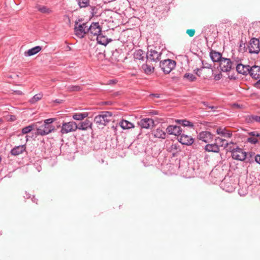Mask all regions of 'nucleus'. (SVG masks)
<instances>
[{
	"instance_id": "33",
	"label": "nucleus",
	"mask_w": 260,
	"mask_h": 260,
	"mask_svg": "<svg viewBox=\"0 0 260 260\" xmlns=\"http://www.w3.org/2000/svg\"><path fill=\"white\" fill-rule=\"evenodd\" d=\"M36 8L38 9L39 11L42 13L49 14L52 12V11L51 10H50L48 8L45 6L37 5L36 6Z\"/></svg>"
},
{
	"instance_id": "16",
	"label": "nucleus",
	"mask_w": 260,
	"mask_h": 260,
	"mask_svg": "<svg viewBox=\"0 0 260 260\" xmlns=\"http://www.w3.org/2000/svg\"><path fill=\"white\" fill-rule=\"evenodd\" d=\"M250 66L249 65H243L241 63L238 64L237 66L236 67V71L239 74L248 75L249 73Z\"/></svg>"
},
{
	"instance_id": "44",
	"label": "nucleus",
	"mask_w": 260,
	"mask_h": 260,
	"mask_svg": "<svg viewBox=\"0 0 260 260\" xmlns=\"http://www.w3.org/2000/svg\"><path fill=\"white\" fill-rule=\"evenodd\" d=\"M73 118L75 120H81V114H75L73 116Z\"/></svg>"
},
{
	"instance_id": "60",
	"label": "nucleus",
	"mask_w": 260,
	"mask_h": 260,
	"mask_svg": "<svg viewBox=\"0 0 260 260\" xmlns=\"http://www.w3.org/2000/svg\"><path fill=\"white\" fill-rule=\"evenodd\" d=\"M210 67H211V66L208 67V65H206V67H204L202 68V69L205 68H210Z\"/></svg>"
},
{
	"instance_id": "37",
	"label": "nucleus",
	"mask_w": 260,
	"mask_h": 260,
	"mask_svg": "<svg viewBox=\"0 0 260 260\" xmlns=\"http://www.w3.org/2000/svg\"><path fill=\"white\" fill-rule=\"evenodd\" d=\"M183 78L189 82H193L197 80V77L192 74L187 73L183 76Z\"/></svg>"
},
{
	"instance_id": "48",
	"label": "nucleus",
	"mask_w": 260,
	"mask_h": 260,
	"mask_svg": "<svg viewBox=\"0 0 260 260\" xmlns=\"http://www.w3.org/2000/svg\"><path fill=\"white\" fill-rule=\"evenodd\" d=\"M248 135L250 136H252V137H256V136H257V132H251L248 133Z\"/></svg>"
},
{
	"instance_id": "50",
	"label": "nucleus",
	"mask_w": 260,
	"mask_h": 260,
	"mask_svg": "<svg viewBox=\"0 0 260 260\" xmlns=\"http://www.w3.org/2000/svg\"><path fill=\"white\" fill-rule=\"evenodd\" d=\"M64 20L68 23H70V18L68 15L64 16Z\"/></svg>"
},
{
	"instance_id": "58",
	"label": "nucleus",
	"mask_w": 260,
	"mask_h": 260,
	"mask_svg": "<svg viewBox=\"0 0 260 260\" xmlns=\"http://www.w3.org/2000/svg\"><path fill=\"white\" fill-rule=\"evenodd\" d=\"M77 2H78V4L79 6V7L81 8V0H77Z\"/></svg>"
},
{
	"instance_id": "4",
	"label": "nucleus",
	"mask_w": 260,
	"mask_h": 260,
	"mask_svg": "<svg viewBox=\"0 0 260 260\" xmlns=\"http://www.w3.org/2000/svg\"><path fill=\"white\" fill-rule=\"evenodd\" d=\"M77 128L81 129V124L80 125V123L77 124L73 121L69 122H63L60 132L62 134H67L69 132L75 131Z\"/></svg>"
},
{
	"instance_id": "43",
	"label": "nucleus",
	"mask_w": 260,
	"mask_h": 260,
	"mask_svg": "<svg viewBox=\"0 0 260 260\" xmlns=\"http://www.w3.org/2000/svg\"><path fill=\"white\" fill-rule=\"evenodd\" d=\"M186 33L189 37H192L195 34V30L193 29H187L186 30Z\"/></svg>"
},
{
	"instance_id": "27",
	"label": "nucleus",
	"mask_w": 260,
	"mask_h": 260,
	"mask_svg": "<svg viewBox=\"0 0 260 260\" xmlns=\"http://www.w3.org/2000/svg\"><path fill=\"white\" fill-rule=\"evenodd\" d=\"M96 40L99 44L103 45H107L109 41L101 32L96 36Z\"/></svg>"
},
{
	"instance_id": "23",
	"label": "nucleus",
	"mask_w": 260,
	"mask_h": 260,
	"mask_svg": "<svg viewBox=\"0 0 260 260\" xmlns=\"http://www.w3.org/2000/svg\"><path fill=\"white\" fill-rule=\"evenodd\" d=\"M121 50L115 49L112 52V55L111 56V59L114 61H119L122 59L121 56Z\"/></svg>"
},
{
	"instance_id": "39",
	"label": "nucleus",
	"mask_w": 260,
	"mask_h": 260,
	"mask_svg": "<svg viewBox=\"0 0 260 260\" xmlns=\"http://www.w3.org/2000/svg\"><path fill=\"white\" fill-rule=\"evenodd\" d=\"M36 126L35 124H31L28 126H25L22 129V133L23 134H26L30 132Z\"/></svg>"
},
{
	"instance_id": "9",
	"label": "nucleus",
	"mask_w": 260,
	"mask_h": 260,
	"mask_svg": "<svg viewBox=\"0 0 260 260\" xmlns=\"http://www.w3.org/2000/svg\"><path fill=\"white\" fill-rule=\"evenodd\" d=\"M161 53L158 52L155 49H148L147 53L146 55V58L147 60L150 59L151 61H157L160 59Z\"/></svg>"
},
{
	"instance_id": "22",
	"label": "nucleus",
	"mask_w": 260,
	"mask_h": 260,
	"mask_svg": "<svg viewBox=\"0 0 260 260\" xmlns=\"http://www.w3.org/2000/svg\"><path fill=\"white\" fill-rule=\"evenodd\" d=\"M205 149L208 152H219L220 151L219 148L217 146L216 142L214 144L206 145Z\"/></svg>"
},
{
	"instance_id": "32",
	"label": "nucleus",
	"mask_w": 260,
	"mask_h": 260,
	"mask_svg": "<svg viewBox=\"0 0 260 260\" xmlns=\"http://www.w3.org/2000/svg\"><path fill=\"white\" fill-rule=\"evenodd\" d=\"M74 29L76 37L81 39V23H78V22L76 21Z\"/></svg>"
},
{
	"instance_id": "18",
	"label": "nucleus",
	"mask_w": 260,
	"mask_h": 260,
	"mask_svg": "<svg viewBox=\"0 0 260 260\" xmlns=\"http://www.w3.org/2000/svg\"><path fill=\"white\" fill-rule=\"evenodd\" d=\"M25 145H21L14 147L13 149H11L10 153L11 155L13 156H17L22 154L24 151H25Z\"/></svg>"
},
{
	"instance_id": "12",
	"label": "nucleus",
	"mask_w": 260,
	"mask_h": 260,
	"mask_svg": "<svg viewBox=\"0 0 260 260\" xmlns=\"http://www.w3.org/2000/svg\"><path fill=\"white\" fill-rule=\"evenodd\" d=\"M248 75L253 79H260V66L254 65L250 66Z\"/></svg>"
},
{
	"instance_id": "46",
	"label": "nucleus",
	"mask_w": 260,
	"mask_h": 260,
	"mask_svg": "<svg viewBox=\"0 0 260 260\" xmlns=\"http://www.w3.org/2000/svg\"><path fill=\"white\" fill-rule=\"evenodd\" d=\"M254 160L257 164L260 165V155L257 154L254 155Z\"/></svg>"
},
{
	"instance_id": "13",
	"label": "nucleus",
	"mask_w": 260,
	"mask_h": 260,
	"mask_svg": "<svg viewBox=\"0 0 260 260\" xmlns=\"http://www.w3.org/2000/svg\"><path fill=\"white\" fill-rule=\"evenodd\" d=\"M198 138L205 143H209L212 141L213 136L209 132L204 131L199 134Z\"/></svg>"
},
{
	"instance_id": "57",
	"label": "nucleus",
	"mask_w": 260,
	"mask_h": 260,
	"mask_svg": "<svg viewBox=\"0 0 260 260\" xmlns=\"http://www.w3.org/2000/svg\"><path fill=\"white\" fill-rule=\"evenodd\" d=\"M152 115H158V112L157 111H152L151 112Z\"/></svg>"
},
{
	"instance_id": "11",
	"label": "nucleus",
	"mask_w": 260,
	"mask_h": 260,
	"mask_svg": "<svg viewBox=\"0 0 260 260\" xmlns=\"http://www.w3.org/2000/svg\"><path fill=\"white\" fill-rule=\"evenodd\" d=\"M166 132L169 135L180 136L182 133V129L179 126L170 125L167 127Z\"/></svg>"
},
{
	"instance_id": "1",
	"label": "nucleus",
	"mask_w": 260,
	"mask_h": 260,
	"mask_svg": "<svg viewBox=\"0 0 260 260\" xmlns=\"http://www.w3.org/2000/svg\"><path fill=\"white\" fill-rule=\"evenodd\" d=\"M112 113L109 111H102L94 118V122L99 126L102 127L107 125L111 120Z\"/></svg>"
},
{
	"instance_id": "47",
	"label": "nucleus",
	"mask_w": 260,
	"mask_h": 260,
	"mask_svg": "<svg viewBox=\"0 0 260 260\" xmlns=\"http://www.w3.org/2000/svg\"><path fill=\"white\" fill-rule=\"evenodd\" d=\"M202 69V68H197L195 70H194V72L198 76H201V73H200V71H201Z\"/></svg>"
},
{
	"instance_id": "40",
	"label": "nucleus",
	"mask_w": 260,
	"mask_h": 260,
	"mask_svg": "<svg viewBox=\"0 0 260 260\" xmlns=\"http://www.w3.org/2000/svg\"><path fill=\"white\" fill-rule=\"evenodd\" d=\"M230 59H231V62L234 68L235 66H237L238 64L241 63V59L238 57L233 56Z\"/></svg>"
},
{
	"instance_id": "51",
	"label": "nucleus",
	"mask_w": 260,
	"mask_h": 260,
	"mask_svg": "<svg viewBox=\"0 0 260 260\" xmlns=\"http://www.w3.org/2000/svg\"><path fill=\"white\" fill-rule=\"evenodd\" d=\"M23 197L25 199H29L30 198V194L27 193L26 191H25V194L23 196Z\"/></svg>"
},
{
	"instance_id": "10",
	"label": "nucleus",
	"mask_w": 260,
	"mask_h": 260,
	"mask_svg": "<svg viewBox=\"0 0 260 260\" xmlns=\"http://www.w3.org/2000/svg\"><path fill=\"white\" fill-rule=\"evenodd\" d=\"M55 129L54 126L45 125L44 123L39 128H37V135L45 136L46 135Z\"/></svg>"
},
{
	"instance_id": "25",
	"label": "nucleus",
	"mask_w": 260,
	"mask_h": 260,
	"mask_svg": "<svg viewBox=\"0 0 260 260\" xmlns=\"http://www.w3.org/2000/svg\"><path fill=\"white\" fill-rule=\"evenodd\" d=\"M119 125L123 129H129L134 127V125L133 123L123 119L119 122Z\"/></svg>"
},
{
	"instance_id": "26",
	"label": "nucleus",
	"mask_w": 260,
	"mask_h": 260,
	"mask_svg": "<svg viewBox=\"0 0 260 260\" xmlns=\"http://www.w3.org/2000/svg\"><path fill=\"white\" fill-rule=\"evenodd\" d=\"M92 119L86 118L84 121L82 120V131L87 130L88 129H90V131L92 130Z\"/></svg>"
},
{
	"instance_id": "34",
	"label": "nucleus",
	"mask_w": 260,
	"mask_h": 260,
	"mask_svg": "<svg viewBox=\"0 0 260 260\" xmlns=\"http://www.w3.org/2000/svg\"><path fill=\"white\" fill-rule=\"evenodd\" d=\"M176 122L181 124L183 126H188L189 127H193V123L190 122L188 120H187L186 119L184 120H176Z\"/></svg>"
},
{
	"instance_id": "17",
	"label": "nucleus",
	"mask_w": 260,
	"mask_h": 260,
	"mask_svg": "<svg viewBox=\"0 0 260 260\" xmlns=\"http://www.w3.org/2000/svg\"><path fill=\"white\" fill-rule=\"evenodd\" d=\"M141 69L147 75H150L154 71V67L149 64V61L147 59L146 63L142 65Z\"/></svg>"
},
{
	"instance_id": "61",
	"label": "nucleus",
	"mask_w": 260,
	"mask_h": 260,
	"mask_svg": "<svg viewBox=\"0 0 260 260\" xmlns=\"http://www.w3.org/2000/svg\"><path fill=\"white\" fill-rule=\"evenodd\" d=\"M256 137H258V138H259V139H260V133H258L257 132V136H256Z\"/></svg>"
},
{
	"instance_id": "3",
	"label": "nucleus",
	"mask_w": 260,
	"mask_h": 260,
	"mask_svg": "<svg viewBox=\"0 0 260 260\" xmlns=\"http://www.w3.org/2000/svg\"><path fill=\"white\" fill-rule=\"evenodd\" d=\"M101 32V28L98 22L92 23L88 27L86 23H82V34H91L98 36Z\"/></svg>"
},
{
	"instance_id": "54",
	"label": "nucleus",
	"mask_w": 260,
	"mask_h": 260,
	"mask_svg": "<svg viewBox=\"0 0 260 260\" xmlns=\"http://www.w3.org/2000/svg\"><path fill=\"white\" fill-rule=\"evenodd\" d=\"M31 201L34 202V203H35L36 204H38V199H36L35 198V196H33L32 198H31Z\"/></svg>"
},
{
	"instance_id": "15",
	"label": "nucleus",
	"mask_w": 260,
	"mask_h": 260,
	"mask_svg": "<svg viewBox=\"0 0 260 260\" xmlns=\"http://www.w3.org/2000/svg\"><path fill=\"white\" fill-rule=\"evenodd\" d=\"M141 128L148 129L154 125V120L151 118H143L139 122Z\"/></svg>"
},
{
	"instance_id": "62",
	"label": "nucleus",
	"mask_w": 260,
	"mask_h": 260,
	"mask_svg": "<svg viewBox=\"0 0 260 260\" xmlns=\"http://www.w3.org/2000/svg\"><path fill=\"white\" fill-rule=\"evenodd\" d=\"M2 235V232H1V231L0 230V235Z\"/></svg>"
},
{
	"instance_id": "45",
	"label": "nucleus",
	"mask_w": 260,
	"mask_h": 260,
	"mask_svg": "<svg viewBox=\"0 0 260 260\" xmlns=\"http://www.w3.org/2000/svg\"><path fill=\"white\" fill-rule=\"evenodd\" d=\"M253 86L256 88H260V79H258V80L254 83Z\"/></svg>"
},
{
	"instance_id": "7",
	"label": "nucleus",
	"mask_w": 260,
	"mask_h": 260,
	"mask_svg": "<svg viewBox=\"0 0 260 260\" xmlns=\"http://www.w3.org/2000/svg\"><path fill=\"white\" fill-rule=\"evenodd\" d=\"M219 67L223 72H229L234 69L230 58L223 57L219 63Z\"/></svg>"
},
{
	"instance_id": "5",
	"label": "nucleus",
	"mask_w": 260,
	"mask_h": 260,
	"mask_svg": "<svg viewBox=\"0 0 260 260\" xmlns=\"http://www.w3.org/2000/svg\"><path fill=\"white\" fill-rule=\"evenodd\" d=\"M176 67V62L168 59L160 62V67L165 74L170 73Z\"/></svg>"
},
{
	"instance_id": "28",
	"label": "nucleus",
	"mask_w": 260,
	"mask_h": 260,
	"mask_svg": "<svg viewBox=\"0 0 260 260\" xmlns=\"http://www.w3.org/2000/svg\"><path fill=\"white\" fill-rule=\"evenodd\" d=\"M167 151L172 153L174 156L175 153L180 151L179 146L177 143H172L170 146L167 147Z\"/></svg>"
},
{
	"instance_id": "52",
	"label": "nucleus",
	"mask_w": 260,
	"mask_h": 260,
	"mask_svg": "<svg viewBox=\"0 0 260 260\" xmlns=\"http://www.w3.org/2000/svg\"><path fill=\"white\" fill-rule=\"evenodd\" d=\"M14 92H15L16 94H18V95H22L23 94V92L21 90H15V91H14Z\"/></svg>"
},
{
	"instance_id": "21",
	"label": "nucleus",
	"mask_w": 260,
	"mask_h": 260,
	"mask_svg": "<svg viewBox=\"0 0 260 260\" xmlns=\"http://www.w3.org/2000/svg\"><path fill=\"white\" fill-rule=\"evenodd\" d=\"M216 133L218 135L229 138H230L232 136L231 132L226 130L225 128L219 127L216 129Z\"/></svg>"
},
{
	"instance_id": "53",
	"label": "nucleus",
	"mask_w": 260,
	"mask_h": 260,
	"mask_svg": "<svg viewBox=\"0 0 260 260\" xmlns=\"http://www.w3.org/2000/svg\"><path fill=\"white\" fill-rule=\"evenodd\" d=\"M116 83V80H110L108 81V84H115Z\"/></svg>"
},
{
	"instance_id": "2",
	"label": "nucleus",
	"mask_w": 260,
	"mask_h": 260,
	"mask_svg": "<svg viewBox=\"0 0 260 260\" xmlns=\"http://www.w3.org/2000/svg\"><path fill=\"white\" fill-rule=\"evenodd\" d=\"M230 149V151L232 153V157L234 159H236L240 161L244 160L247 157L248 155H249L250 157H252V155H254V153H249V154H247L243 150L239 147H237L236 148H234L231 149V148Z\"/></svg>"
},
{
	"instance_id": "31",
	"label": "nucleus",
	"mask_w": 260,
	"mask_h": 260,
	"mask_svg": "<svg viewBox=\"0 0 260 260\" xmlns=\"http://www.w3.org/2000/svg\"><path fill=\"white\" fill-rule=\"evenodd\" d=\"M215 142L216 143L218 148H219V147H223L224 148H225L228 146L229 145V143L225 139L220 138L219 137H217L215 139Z\"/></svg>"
},
{
	"instance_id": "63",
	"label": "nucleus",
	"mask_w": 260,
	"mask_h": 260,
	"mask_svg": "<svg viewBox=\"0 0 260 260\" xmlns=\"http://www.w3.org/2000/svg\"><path fill=\"white\" fill-rule=\"evenodd\" d=\"M78 21H81V19H78Z\"/></svg>"
},
{
	"instance_id": "30",
	"label": "nucleus",
	"mask_w": 260,
	"mask_h": 260,
	"mask_svg": "<svg viewBox=\"0 0 260 260\" xmlns=\"http://www.w3.org/2000/svg\"><path fill=\"white\" fill-rule=\"evenodd\" d=\"M245 120L248 123H253L254 122L260 123V116L255 115H247L245 117Z\"/></svg>"
},
{
	"instance_id": "6",
	"label": "nucleus",
	"mask_w": 260,
	"mask_h": 260,
	"mask_svg": "<svg viewBox=\"0 0 260 260\" xmlns=\"http://www.w3.org/2000/svg\"><path fill=\"white\" fill-rule=\"evenodd\" d=\"M86 9H87L88 11L84 16L90 19L94 16L95 13L94 12L95 7L89 5V0H82V12H86Z\"/></svg>"
},
{
	"instance_id": "36",
	"label": "nucleus",
	"mask_w": 260,
	"mask_h": 260,
	"mask_svg": "<svg viewBox=\"0 0 260 260\" xmlns=\"http://www.w3.org/2000/svg\"><path fill=\"white\" fill-rule=\"evenodd\" d=\"M222 185H224V189H225L227 192H232L234 191L235 189V186L231 185L229 182H225V181H224Z\"/></svg>"
},
{
	"instance_id": "64",
	"label": "nucleus",
	"mask_w": 260,
	"mask_h": 260,
	"mask_svg": "<svg viewBox=\"0 0 260 260\" xmlns=\"http://www.w3.org/2000/svg\"><path fill=\"white\" fill-rule=\"evenodd\" d=\"M36 128H37H37H37V127H36Z\"/></svg>"
},
{
	"instance_id": "35",
	"label": "nucleus",
	"mask_w": 260,
	"mask_h": 260,
	"mask_svg": "<svg viewBox=\"0 0 260 260\" xmlns=\"http://www.w3.org/2000/svg\"><path fill=\"white\" fill-rule=\"evenodd\" d=\"M88 109H83L82 108V120H84V118L87 117L89 119H92L93 114L92 112H88Z\"/></svg>"
},
{
	"instance_id": "38",
	"label": "nucleus",
	"mask_w": 260,
	"mask_h": 260,
	"mask_svg": "<svg viewBox=\"0 0 260 260\" xmlns=\"http://www.w3.org/2000/svg\"><path fill=\"white\" fill-rule=\"evenodd\" d=\"M42 97L43 94L42 93L36 94L29 100V102L31 104H35L37 102L40 100Z\"/></svg>"
},
{
	"instance_id": "24",
	"label": "nucleus",
	"mask_w": 260,
	"mask_h": 260,
	"mask_svg": "<svg viewBox=\"0 0 260 260\" xmlns=\"http://www.w3.org/2000/svg\"><path fill=\"white\" fill-rule=\"evenodd\" d=\"M152 134L154 137L157 138L165 139L166 137V133L160 128H157Z\"/></svg>"
},
{
	"instance_id": "56",
	"label": "nucleus",
	"mask_w": 260,
	"mask_h": 260,
	"mask_svg": "<svg viewBox=\"0 0 260 260\" xmlns=\"http://www.w3.org/2000/svg\"><path fill=\"white\" fill-rule=\"evenodd\" d=\"M80 87L79 86H74L73 87V90H76V91H78V90H79L80 89Z\"/></svg>"
},
{
	"instance_id": "8",
	"label": "nucleus",
	"mask_w": 260,
	"mask_h": 260,
	"mask_svg": "<svg viewBox=\"0 0 260 260\" xmlns=\"http://www.w3.org/2000/svg\"><path fill=\"white\" fill-rule=\"evenodd\" d=\"M260 51L259 41L255 38H252L249 43L248 52L251 53L257 54Z\"/></svg>"
},
{
	"instance_id": "19",
	"label": "nucleus",
	"mask_w": 260,
	"mask_h": 260,
	"mask_svg": "<svg viewBox=\"0 0 260 260\" xmlns=\"http://www.w3.org/2000/svg\"><path fill=\"white\" fill-rule=\"evenodd\" d=\"M210 57L213 62H220L223 57L221 53L215 51L211 50L210 52Z\"/></svg>"
},
{
	"instance_id": "59",
	"label": "nucleus",
	"mask_w": 260,
	"mask_h": 260,
	"mask_svg": "<svg viewBox=\"0 0 260 260\" xmlns=\"http://www.w3.org/2000/svg\"><path fill=\"white\" fill-rule=\"evenodd\" d=\"M209 108H211V109L213 110L214 111L216 109V107L214 106H209Z\"/></svg>"
},
{
	"instance_id": "41",
	"label": "nucleus",
	"mask_w": 260,
	"mask_h": 260,
	"mask_svg": "<svg viewBox=\"0 0 260 260\" xmlns=\"http://www.w3.org/2000/svg\"><path fill=\"white\" fill-rule=\"evenodd\" d=\"M56 120V118H51L46 119L44 120V123H45V125H50L53 126L52 123Z\"/></svg>"
},
{
	"instance_id": "14",
	"label": "nucleus",
	"mask_w": 260,
	"mask_h": 260,
	"mask_svg": "<svg viewBox=\"0 0 260 260\" xmlns=\"http://www.w3.org/2000/svg\"><path fill=\"white\" fill-rule=\"evenodd\" d=\"M178 141L183 145L189 146L193 143L194 139L191 137L187 135L181 134Z\"/></svg>"
},
{
	"instance_id": "42",
	"label": "nucleus",
	"mask_w": 260,
	"mask_h": 260,
	"mask_svg": "<svg viewBox=\"0 0 260 260\" xmlns=\"http://www.w3.org/2000/svg\"><path fill=\"white\" fill-rule=\"evenodd\" d=\"M247 141L248 142L252 144H255L258 142V140L256 137L248 138Z\"/></svg>"
},
{
	"instance_id": "29",
	"label": "nucleus",
	"mask_w": 260,
	"mask_h": 260,
	"mask_svg": "<svg viewBox=\"0 0 260 260\" xmlns=\"http://www.w3.org/2000/svg\"><path fill=\"white\" fill-rule=\"evenodd\" d=\"M134 57L136 59L144 60L145 58V53L142 50L139 49L134 52Z\"/></svg>"
},
{
	"instance_id": "20",
	"label": "nucleus",
	"mask_w": 260,
	"mask_h": 260,
	"mask_svg": "<svg viewBox=\"0 0 260 260\" xmlns=\"http://www.w3.org/2000/svg\"><path fill=\"white\" fill-rule=\"evenodd\" d=\"M42 47L40 46H35L29 50L27 51L24 52V55L25 56H31L37 54L42 50Z\"/></svg>"
},
{
	"instance_id": "49",
	"label": "nucleus",
	"mask_w": 260,
	"mask_h": 260,
	"mask_svg": "<svg viewBox=\"0 0 260 260\" xmlns=\"http://www.w3.org/2000/svg\"><path fill=\"white\" fill-rule=\"evenodd\" d=\"M221 76L222 75L221 74H218L214 76V78L215 80H219L221 79Z\"/></svg>"
},
{
	"instance_id": "55",
	"label": "nucleus",
	"mask_w": 260,
	"mask_h": 260,
	"mask_svg": "<svg viewBox=\"0 0 260 260\" xmlns=\"http://www.w3.org/2000/svg\"><path fill=\"white\" fill-rule=\"evenodd\" d=\"M54 102L57 104H60L62 103V100L60 99H56Z\"/></svg>"
}]
</instances>
